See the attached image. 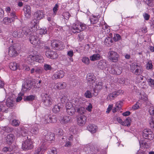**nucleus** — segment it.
Wrapping results in <instances>:
<instances>
[{
    "label": "nucleus",
    "mask_w": 154,
    "mask_h": 154,
    "mask_svg": "<svg viewBox=\"0 0 154 154\" xmlns=\"http://www.w3.org/2000/svg\"><path fill=\"white\" fill-rule=\"evenodd\" d=\"M38 126L37 124L32 125H25L21 128V133L22 135L26 137L28 135L31 136L32 134L33 136L37 134L38 132Z\"/></svg>",
    "instance_id": "obj_2"
},
{
    "label": "nucleus",
    "mask_w": 154,
    "mask_h": 154,
    "mask_svg": "<svg viewBox=\"0 0 154 154\" xmlns=\"http://www.w3.org/2000/svg\"><path fill=\"white\" fill-rule=\"evenodd\" d=\"M68 100L67 99L66 96L63 97L61 98V101L62 103H66V111L68 114L71 116L73 115L75 112V108H77L76 104L78 103V100L76 99L75 100H73V103L74 102L75 103H72L70 101L67 102Z\"/></svg>",
    "instance_id": "obj_3"
},
{
    "label": "nucleus",
    "mask_w": 154,
    "mask_h": 154,
    "mask_svg": "<svg viewBox=\"0 0 154 154\" xmlns=\"http://www.w3.org/2000/svg\"><path fill=\"white\" fill-rule=\"evenodd\" d=\"M149 112L151 115H154V105H151L149 107Z\"/></svg>",
    "instance_id": "obj_57"
},
{
    "label": "nucleus",
    "mask_w": 154,
    "mask_h": 154,
    "mask_svg": "<svg viewBox=\"0 0 154 154\" xmlns=\"http://www.w3.org/2000/svg\"><path fill=\"white\" fill-rule=\"evenodd\" d=\"M13 150V148L11 146L10 147H5L3 149L2 151L4 152H11Z\"/></svg>",
    "instance_id": "obj_62"
},
{
    "label": "nucleus",
    "mask_w": 154,
    "mask_h": 154,
    "mask_svg": "<svg viewBox=\"0 0 154 154\" xmlns=\"http://www.w3.org/2000/svg\"><path fill=\"white\" fill-rule=\"evenodd\" d=\"M71 119L70 117L65 116L61 117L60 119V121L62 124H66L70 122Z\"/></svg>",
    "instance_id": "obj_31"
},
{
    "label": "nucleus",
    "mask_w": 154,
    "mask_h": 154,
    "mask_svg": "<svg viewBox=\"0 0 154 154\" xmlns=\"http://www.w3.org/2000/svg\"><path fill=\"white\" fill-rule=\"evenodd\" d=\"M38 22L33 21V20L31 24H32V26L30 27L28 30L29 31V35H31V32H35L38 29Z\"/></svg>",
    "instance_id": "obj_25"
},
{
    "label": "nucleus",
    "mask_w": 154,
    "mask_h": 154,
    "mask_svg": "<svg viewBox=\"0 0 154 154\" xmlns=\"http://www.w3.org/2000/svg\"><path fill=\"white\" fill-rule=\"evenodd\" d=\"M146 4L151 7L154 5V0H143Z\"/></svg>",
    "instance_id": "obj_50"
},
{
    "label": "nucleus",
    "mask_w": 154,
    "mask_h": 154,
    "mask_svg": "<svg viewBox=\"0 0 154 154\" xmlns=\"http://www.w3.org/2000/svg\"><path fill=\"white\" fill-rule=\"evenodd\" d=\"M82 61L85 64L88 65L90 63V60L88 57L86 56L83 57L82 59Z\"/></svg>",
    "instance_id": "obj_49"
},
{
    "label": "nucleus",
    "mask_w": 154,
    "mask_h": 154,
    "mask_svg": "<svg viewBox=\"0 0 154 154\" xmlns=\"http://www.w3.org/2000/svg\"><path fill=\"white\" fill-rule=\"evenodd\" d=\"M23 10L25 16L26 17H29L30 16L31 11L30 7L29 5H26L24 7Z\"/></svg>",
    "instance_id": "obj_28"
},
{
    "label": "nucleus",
    "mask_w": 154,
    "mask_h": 154,
    "mask_svg": "<svg viewBox=\"0 0 154 154\" xmlns=\"http://www.w3.org/2000/svg\"><path fill=\"white\" fill-rule=\"evenodd\" d=\"M5 54V58L9 59L10 57H15L17 56L18 54L14 46H11L9 48L8 51Z\"/></svg>",
    "instance_id": "obj_9"
},
{
    "label": "nucleus",
    "mask_w": 154,
    "mask_h": 154,
    "mask_svg": "<svg viewBox=\"0 0 154 154\" xmlns=\"http://www.w3.org/2000/svg\"><path fill=\"white\" fill-rule=\"evenodd\" d=\"M139 95L140 96H139V98L140 99L143 100L144 101H146L148 100L147 96L144 92L140 93H139Z\"/></svg>",
    "instance_id": "obj_42"
},
{
    "label": "nucleus",
    "mask_w": 154,
    "mask_h": 154,
    "mask_svg": "<svg viewBox=\"0 0 154 154\" xmlns=\"http://www.w3.org/2000/svg\"><path fill=\"white\" fill-rule=\"evenodd\" d=\"M85 96L86 98H90L92 97V94L91 91L89 90H87L85 94Z\"/></svg>",
    "instance_id": "obj_58"
},
{
    "label": "nucleus",
    "mask_w": 154,
    "mask_h": 154,
    "mask_svg": "<svg viewBox=\"0 0 154 154\" xmlns=\"http://www.w3.org/2000/svg\"><path fill=\"white\" fill-rule=\"evenodd\" d=\"M146 69L148 70H151L152 69L153 65L151 60H149L146 65Z\"/></svg>",
    "instance_id": "obj_52"
},
{
    "label": "nucleus",
    "mask_w": 154,
    "mask_h": 154,
    "mask_svg": "<svg viewBox=\"0 0 154 154\" xmlns=\"http://www.w3.org/2000/svg\"><path fill=\"white\" fill-rule=\"evenodd\" d=\"M29 40L32 44L37 48L41 46L39 39H29Z\"/></svg>",
    "instance_id": "obj_36"
},
{
    "label": "nucleus",
    "mask_w": 154,
    "mask_h": 154,
    "mask_svg": "<svg viewBox=\"0 0 154 154\" xmlns=\"http://www.w3.org/2000/svg\"><path fill=\"white\" fill-rule=\"evenodd\" d=\"M73 136L72 135H69L68 136H63L61 139L64 141L65 144H63L64 146L65 147H70L71 146V141L72 140Z\"/></svg>",
    "instance_id": "obj_15"
},
{
    "label": "nucleus",
    "mask_w": 154,
    "mask_h": 154,
    "mask_svg": "<svg viewBox=\"0 0 154 154\" xmlns=\"http://www.w3.org/2000/svg\"><path fill=\"white\" fill-rule=\"evenodd\" d=\"M11 123L13 126H17L19 125L20 122L17 120L14 119L11 122Z\"/></svg>",
    "instance_id": "obj_59"
},
{
    "label": "nucleus",
    "mask_w": 154,
    "mask_h": 154,
    "mask_svg": "<svg viewBox=\"0 0 154 154\" xmlns=\"http://www.w3.org/2000/svg\"><path fill=\"white\" fill-rule=\"evenodd\" d=\"M101 26L102 27V29L104 30L105 34H107L110 32V29L109 28V26L107 25L105 23H104L103 25L101 24Z\"/></svg>",
    "instance_id": "obj_37"
},
{
    "label": "nucleus",
    "mask_w": 154,
    "mask_h": 154,
    "mask_svg": "<svg viewBox=\"0 0 154 154\" xmlns=\"http://www.w3.org/2000/svg\"><path fill=\"white\" fill-rule=\"evenodd\" d=\"M87 128L88 130L92 134L95 133L98 129L97 126L95 125H90Z\"/></svg>",
    "instance_id": "obj_32"
},
{
    "label": "nucleus",
    "mask_w": 154,
    "mask_h": 154,
    "mask_svg": "<svg viewBox=\"0 0 154 154\" xmlns=\"http://www.w3.org/2000/svg\"><path fill=\"white\" fill-rule=\"evenodd\" d=\"M86 28V25L80 22L74 23L72 26V31L74 33H79L83 31Z\"/></svg>",
    "instance_id": "obj_5"
},
{
    "label": "nucleus",
    "mask_w": 154,
    "mask_h": 154,
    "mask_svg": "<svg viewBox=\"0 0 154 154\" xmlns=\"http://www.w3.org/2000/svg\"><path fill=\"white\" fill-rule=\"evenodd\" d=\"M103 85L102 82L96 81L91 86L93 89L94 96H97L98 93L103 88Z\"/></svg>",
    "instance_id": "obj_10"
},
{
    "label": "nucleus",
    "mask_w": 154,
    "mask_h": 154,
    "mask_svg": "<svg viewBox=\"0 0 154 154\" xmlns=\"http://www.w3.org/2000/svg\"><path fill=\"white\" fill-rule=\"evenodd\" d=\"M97 67L98 68L103 70V71H108L107 70L109 68L107 66V62L104 59L99 61L97 64Z\"/></svg>",
    "instance_id": "obj_13"
},
{
    "label": "nucleus",
    "mask_w": 154,
    "mask_h": 154,
    "mask_svg": "<svg viewBox=\"0 0 154 154\" xmlns=\"http://www.w3.org/2000/svg\"><path fill=\"white\" fill-rule=\"evenodd\" d=\"M131 120V119L128 117L127 118L123 123L122 125L128 126L130 125Z\"/></svg>",
    "instance_id": "obj_47"
},
{
    "label": "nucleus",
    "mask_w": 154,
    "mask_h": 154,
    "mask_svg": "<svg viewBox=\"0 0 154 154\" xmlns=\"http://www.w3.org/2000/svg\"><path fill=\"white\" fill-rule=\"evenodd\" d=\"M6 104L8 107H12L14 105V101L9 98H8L7 100Z\"/></svg>",
    "instance_id": "obj_41"
},
{
    "label": "nucleus",
    "mask_w": 154,
    "mask_h": 154,
    "mask_svg": "<svg viewBox=\"0 0 154 154\" xmlns=\"http://www.w3.org/2000/svg\"><path fill=\"white\" fill-rule=\"evenodd\" d=\"M35 61L39 63L43 62L44 61L43 57L41 55H37L35 56H34Z\"/></svg>",
    "instance_id": "obj_40"
},
{
    "label": "nucleus",
    "mask_w": 154,
    "mask_h": 154,
    "mask_svg": "<svg viewBox=\"0 0 154 154\" xmlns=\"http://www.w3.org/2000/svg\"><path fill=\"white\" fill-rule=\"evenodd\" d=\"M10 68L13 70H16L17 69H20L19 65L15 62H11L9 64Z\"/></svg>",
    "instance_id": "obj_35"
},
{
    "label": "nucleus",
    "mask_w": 154,
    "mask_h": 154,
    "mask_svg": "<svg viewBox=\"0 0 154 154\" xmlns=\"http://www.w3.org/2000/svg\"><path fill=\"white\" fill-rule=\"evenodd\" d=\"M142 136L144 138L150 140H152L154 137L152 132L150 129H147L143 130Z\"/></svg>",
    "instance_id": "obj_12"
},
{
    "label": "nucleus",
    "mask_w": 154,
    "mask_h": 154,
    "mask_svg": "<svg viewBox=\"0 0 154 154\" xmlns=\"http://www.w3.org/2000/svg\"><path fill=\"white\" fill-rule=\"evenodd\" d=\"M36 97L35 95H30L25 96L24 97L23 99L26 101H32L35 100Z\"/></svg>",
    "instance_id": "obj_39"
},
{
    "label": "nucleus",
    "mask_w": 154,
    "mask_h": 154,
    "mask_svg": "<svg viewBox=\"0 0 154 154\" xmlns=\"http://www.w3.org/2000/svg\"><path fill=\"white\" fill-rule=\"evenodd\" d=\"M123 101H119L116 102V107L118 109H119L121 108L123 105Z\"/></svg>",
    "instance_id": "obj_60"
},
{
    "label": "nucleus",
    "mask_w": 154,
    "mask_h": 154,
    "mask_svg": "<svg viewBox=\"0 0 154 154\" xmlns=\"http://www.w3.org/2000/svg\"><path fill=\"white\" fill-rule=\"evenodd\" d=\"M140 104L139 102H137L136 104L134 105L132 107L133 110H134L138 109L140 107Z\"/></svg>",
    "instance_id": "obj_64"
},
{
    "label": "nucleus",
    "mask_w": 154,
    "mask_h": 154,
    "mask_svg": "<svg viewBox=\"0 0 154 154\" xmlns=\"http://www.w3.org/2000/svg\"><path fill=\"white\" fill-rule=\"evenodd\" d=\"M148 82L150 87L154 89V80L150 79L148 80Z\"/></svg>",
    "instance_id": "obj_63"
},
{
    "label": "nucleus",
    "mask_w": 154,
    "mask_h": 154,
    "mask_svg": "<svg viewBox=\"0 0 154 154\" xmlns=\"http://www.w3.org/2000/svg\"><path fill=\"white\" fill-rule=\"evenodd\" d=\"M2 130H3L5 132L7 133H9L11 132L13 130L12 128L9 127L8 126H6L5 127H2L1 128Z\"/></svg>",
    "instance_id": "obj_43"
},
{
    "label": "nucleus",
    "mask_w": 154,
    "mask_h": 154,
    "mask_svg": "<svg viewBox=\"0 0 154 154\" xmlns=\"http://www.w3.org/2000/svg\"><path fill=\"white\" fill-rule=\"evenodd\" d=\"M90 20L91 23L94 24L97 23L98 21V18L95 16H91L90 18Z\"/></svg>",
    "instance_id": "obj_45"
},
{
    "label": "nucleus",
    "mask_w": 154,
    "mask_h": 154,
    "mask_svg": "<svg viewBox=\"0 0 154 154\" xmlns=\"http://www.w3.org/2000/svg\"><path fill=\"white\" fill-rule=\"evenodd\" d=\"M65 75V72L63 70L58 71L53 74L52 76V78L54 80L60 79L63 78Z\"/></svg>",
    "instance_id": "obj_20"
},
{
    "label": "nucleus",
    "mask_w": 154,
    "mask_h": 154,
    "mask_svg": "<svg viewBox=\"0 0 154 154\" xmlns=\"http://www.w3.org/2000/svg\"><path fill=\"white\" fill-rule=\"evenodd\" d=\"M112 92L115 97H116L117 96L123 94L124 91L121 90H119L118 91H115Z\"/></svg>",
    "instance_id": "obj_56"
},
{
    "label": "nucleus",
    "mask_w": 154,
    "mask_h": 154,
    "mask_svg": "<svg viewBox=\"0 0 154 154\" xmlns=\"http://www.w3.org/2000/svg\"><path fill=\"white\" fill-rule=\"evenodd\" d=\"M56 40L55 39H54L51 41L52 43L51 45L54 47V48L56 50H62L64 48V45L62 42H58V43H56Z\"/></svg>",
    "instance_id": "obj_19"
},
{
    "label": "nucleus",
    "mask_w": 154,
    "mask_h": 154,
    "mask_svg": "<svg viewBox=\"0 0 154 154\" xmlns=\"http://www.w3.org/2000/svg\"><path fill=\"white\" fill-rule=\"evenodd\" d=\"M10 16L11 17V18L7 17L4 18L3 20V23L5 24L8 25L11 23L12 21L17 19V17L15 13L14 12H11Z\"/></svg>",
    "instance_id": "obj_14"
},
{
    "label": "nucleus",
    "mask_w": 154,
    "mask_h": 154,
    "mask_svg": "<svg viewBox=\"0 0 154 154\" xmlns=\"http://www.w3.org/2000/svg\"><path fill=\"white\" fill-rule=\"evenodd\" d=\"M24 93L22 91L21 92L18 94L17 97V98L16 101L18 102H20L23 99V97L24 96Z\"/></svg>",
    "instance_id": "obj_48"
},
{
    "label": "nucleus",
    "mask_w": 154,
    "mask_h": 154,
    "mask_svg": "<svg viewBox=\"0 0 154 154\" xmlns=\"http://www.w3.org/2000/svg\"><path fill=\"white\" fill-rule=\"evenodd\" d=\"M108 54L109 59L111 60L113 62L117 61L119 57V55L117 53L113 51H109Z\"/></svg>",
    "instance_id": "obj_17"
},
{
    "label": "nucleus",
    "mask_w": 154,
    "mask_h": 154,
    "mask_svg": "<svg viewBox=\"0 0 154 154\" xmlns=\"http://www.w3.org/2000/svg\"><path fill=\"white\" fill-rule=\"evenodd\" d=\"M69 131L71 133L76 134L77 133V130L75 126H71L69 129Z\"/></svg>",
    "instance_id": "obj_54"
},
{
    "label": "nucleus",
    "mask_w": 154,
    "mask_h": 154,
    "mask_svg": "<svg viewBox=\"0 0 154 154\" xmlns=\"http://www.w3.org/2000/svg\"><path fill=\"white\" fill-rule=\"evenodd\" d=\"M101 56L99 54H95L91 56L90 57L91 61H94L100 59Z\"/></svg>",
    "instance_id": "obj_38"
},
{
    "label": "nucleus",
    "mask_w": 154,
    "mask_h": 154,
    "mask_svg": "<svg viewBox=\"0 0 154 154\" xmlns=\"http://www.w3.org/2000/svg\"><path fill=\"white\" fill-rule=\"evenodd\" d=\"M26 136L27 140L23 141L22 143V148L24 150H27L32 149L33 147V141Z\"/></svg>",
    "instance_id": "obj_6"
},
{
    "label": "nucleus",
    "mask_w": 154,
    "mask_h": 154,
    "mask_svg": "<svg viewBox=\"0 0 154 154\" xmlns=\"http://www.w3.org/2000/svg\"><path fill=\"white\" fill-rule=\"evenodd\" d=\"M87 118L84 115H81L77 117V120L78 124L81 126H83L85 124Z\"/></svg>",
    "instance_id": "obj_24"
},
{
    "label": "nucleus",
    "mask_w": 154,
    "mask_h": 154,
    "mask_svg": "<svg viewBox=\"0 0 154 154\" xmlns=\"http://www.w3.org/2000/svg\"><path fill=\"white\" fill-rule=\"evenodd\" d=\"M113 41L112 39H105L104 43V44L107 46H110L112 45Z\"/></svg>",
    "instance_id": "obj_51"
},
{
    "label": "nucleus",
    "mask_w": 154,
    "mask_h": 154,
    "mask_svg": "<svg viewBox=\"0 0 154 154\" xmlns=\"http://www.w3.org/2000/svg\"><path fill=\"white\" fill-rule=\"evenodd\" d=\"M115 97V95H114V94H113V93L112 92V93H110L106 97V100L108 101H110L113 100Z\"/></svg>",
    "instance_id": "obj_55"
},
{
    "label": "nucleus",
    "mask_w": 154,
    "mask_h": 154,
    "mask_svg": "<svg viewBox=\"0 0 154 154\" xmlns=\"http://www.w3.org/2000/svg\"><path fill=\"white\" fill-rule=\"evenodd\" d=\"M44 69L45 71L51 70L52 69L51 66L47 64H45L44 65Z\"/></svg>",
    "instance_id": "obj_61"
},
{
    "label": "nucleus",
    "mask_w": 154,
    "mask_h": 154,
    "mask_svg": "<svg viewBox=\"0 0 154 154\" xmlns=\"http://www.w3.org/2000/svg\"><path fill=\"white\" fill-rule=\"evenodd\" d=\"M43 71V69L41 67L35 66L31 69L30 72L31 74L35 73L37 74H40Z\"/></svg>",
    "instance_id": "obj_30"
},
{
    "label": "nucleus",
    "mask_w": 154,
    "mask_h": 154,
    "mask_svg": "<svg viewBox=\"0 0 154 154\" xmlns=\"http://www.w3.org/2000/svg\"><path fill=\"white\" fill-rule=\"evenodd\" d=\"M87 80L88 84L91 86L93 84L96 82V76L93 74L89 73L87 74Z\"/></svg>",
    "instance_id": "obj_21"
},
{
    "label": "nucleus",
    "mask_w": 154,
    "mask_h": 154,
    "mask_svg": "<svg viewBox=\"0 0 154 154\" xmlns=\"http://www.w3.org/2000/svg\"><path fill=\"white\" fill-rule=\"evenodd\" d=\"M67 86L66 83L64 82H55L53 88L57 90L64 89L66 88Z\"/></svg>",
    "instance_id": "obj_16"
},
{
    "label": "nucleus",
    "mask_w": 154,
    "mask_h": 154,
    "mask_svg": "<svg viewBox=\"0 0 154 154\" xmlns=\"http://www.w3.org/2000/svg\"><path fill=\"white\" fill-rule=\"evenodd\" d=\"M138 85L139 88L143 89H145L147 87V86L146 84V83L144 81L142 82L141 81L139 82L138 83Z\"/></svg>",
    "instance_id": "obj_53"
},
{
    "label": "nucleus",
    "mask_w": 154,
    "mask_h": 154,
    "mask_svg": "<svg viewBox=\"0 0 154 154\" xmlns=\"http://www.w3.org/2000/svg\"><path fill=\"white\" fill-rule=\"evenodd\" d=\"M130 70L134 74L140 75L143 72L142 67L138 63L133 62L130 65Z\"/></svg>",
    "instance_id": "obj_4"
},
{
    "label": "nucleus",
    "mask_w": 154,
    "mask_h": 154,
    "mask_svg": "<svg viewBox=\"0 0 154 154\" xmlns=\"http://www.w3.org/2000/svg\"><path fill=\"white\" fill-rule=\"evenodd\" d=\"M26 62L31 65H33L35 64V60L34 55H30L28 57L26 60Z\"/></svg>",
    "instance_id": "obj_29"
},
{
    "label": "nucleus",
    "mask_w": 154,
    "mask_h": 154,
    "mask_svg": "<svg viewBox=\"0 0 154 154\" xmlns=\"http://www.w3.org/2000/svg\"><path fill=\"white\" fill-rule=\"evenodd\" d=\"M44 17V14L42 11H37L34 14V18L33 21L38 22L40 19Z\"/></svg>",
    "instance_id": "obj_18"
},
{
    "label": "nucleus",
    "mask_w": 154,
    "mask_h": 154,
    "mask_svg": "<svg viewBox=\"0 0 154 154\" xmlns=\"http://www.w3.org/2000/svg\"><path fill=\"white\" fill-rule=\"evenodd\" d=\"M107 70L111 74L119 75L121 73L122 69L121 67H118L116 65H111V68L109 67Z\"/></svg>",
    "instance_id": "obj_11"
},
{
    "label": "nucleus",
    "mask_w": 154,
    "mask_h": 154,
    "mask_svg": "<svg viewBox=\"0 0 154 154\" xmlns=\"http://www.w3.org/2000/svg\"><path fill=\"white\" fill-rule=\"evenodd\" d=\"M62 108V106L61 104L58 103L55 105L52 109V111L54 113L59 112Z\"/></svg>",
    "instance_id": "obj_34"
},
{
    "label": "nucleus",
    "mask_w": 154,
    "mask_h": 154,
    "mask_svg": "<svg viewBox=\"0 0 154 154\" xmlns=\"http://www.w3.org/2000/svg\"><path fill=\"white\" fill-rule=\"evenodd\" d=\"M45 137H42V142H41V143H42L41 144L42 145V144H45L44 143L46 141V140L49 141H51L54 140L55 139L54 134V133H49L48 134L45 136Z\"/></svg>",
    "instance_id": "obj_23"
},
{
    "label": "nucleus",
    "mask_w": 154,
    "mask_h": 154,
    "mask_svg": "<svg viewBox=\"0 0 154 154\" xmlns=\"http://www.w3.org/2000/svg\"><path fill=\"white\" fill-rule=\"evenodd\" d=\"M36 123L39 122L41 124L45 125L50 123H55L57 121L56 116L51 114H47L44 116L40 114L36 117Z\"/></svg>",
    "instance_id": "obj_1"
},
{
    "label": "nucleus",
    "mask_w": 154,
    "mask_h": 154,
    "mask_svg": "<svg viewBox=\"0 0 154 154\" xmlns=\"http://www.w3.org/2000/svg\"><path fill=\"white\" fill-rule=\"evenodd\" d=\"M42 101L46 106H49L52 104V100L51 96L47 94H43L42 95Z\"/></svg>",
    "instance_id": "obj_7"
},
{
    "label": "nucleus",
    "mask_w": 154,
    "mask_h": 154,
    "mask_svg": "<svg viewBox=\"0 0 154 154\" xmlns=\"http://www.w3.org/2000/svg\"><path fill=\"white\" fill-rule=\"evenodd\" d=\"M45 48L47 50L45 51V55L48 58L51 59H56L58 57V54L55 52L51 50L47 46Z\"/></svg>",
    "instance_id": "obj_8"
},
{
    "label": "nucleus",
    "mask_w": 154,
    "mask_h": 154,
    "mask_svg": "<svg viewBox=\"0 0 154 154\" xmlns=\"http://www.w3.org/2000/svg\"><path fill=\"white\" fill-rule=\"evenodd\" d=\"M47 149L46 146L42 144L37 148L33 154H44Z\"/></svg>",
    "instance_id": "obj_26"
},
{
    "label": "nucleus",
    "mask_w": 154,
    "mask_h": 154,
    "mask_svg": "<svg viewBox=\"0 0 154 154\" xmlns=\"http://www.w3.org/2000/svg\"><path fill=\"white\" fill-rule=\"evenodd\" d=\"M76 106H77V108H75V109H77V112L80 114H83L85 113V108L82 107H80L78 108V103L76 104Z\"/></svg>",
    "instance_id": "obj_44"
},
{
    "label": "nucleus",
    "mask_w": 154,
    "mask_h": 154,
    "mask_svg": "<svg viewBox=\"0 0 154 154\" xmlns=\"http://www.w3.org/2000/svg\"><path fill=\"white\" fill-rule=\"evenodd\" d=\"M14 139V135L12 134H9L5 138V142L8 144H10L13 142Z\"/></svg>",
    "instance_id": "obj_27"
},
{
    "label": "nucleus",
    "mask_w": 154,
    "mask_h": 154,
    "mask_svg": "<svg viewBox=\"0 0 154 154\" xmlns=\"http://www.w3.org/2000/svg\"><path fill=\"white\" fill-rule=\"evenodd\" d=\"M58 5L57 4H56L53 8V13L52 14V17H54L57 14V11L58 10Z\"/></svg>",
    "instance_id": "obj_46"
},
{
    "label": "nucleus",
    "mask_w": 154,
    "mask_h": 154,
    "mask_svg": "<svg viewBox=\"0 0 154 154\" xmlns=\"http://www.w3.org/2000/svg\"><path fill=\"white\" fill-rule=\"evenodd\" d=\"M8 107L6 104V103L5 101L1 102L0 104V112L3 113L4 112H7V109Z\"/></svg>",
    "instance_id": "obj_33"
},
{
    "label": "nucleus",
    "mask_w": 154,
    "mask_h": 154,
    "mask_svg": "<svg viewBox=\"0 0 154 154\" xmlns=\"http://www.w3.org/2000/svg\"><path fill=\"white\" fill-rule=\"evenodd\" d=\"M32 87L31 83L28 81H26L23 83L22 91L23 92L30 89Z\"/></svg>",
    "instance_id": "obj_22"
}]
</instances>
